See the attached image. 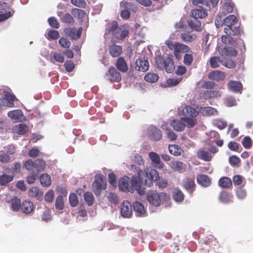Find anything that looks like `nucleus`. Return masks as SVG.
<instances>
[{"label": "nucleus", "instance_id": "nucleus-1", "mask_svg": "<svg viewBox=\"0 0 253 253\" xmlns=\"http://www.w3.org/2000/svg\"><path fill=\"white\" fill-rule=\"evenodd\" d=\"M147 200L152 205L158 207L162 202L167 201L169 199V196L166 193H158L155 190H150L147 193Z\"/></svg>", "mask_w": 253, "mask_h": 253}, {"label": "nucleus", "instance_id": "nucleus-2", "mask_svg": "<svg viewBox=\"0 0 253 253\" xmlns=\"http://www.w3.org/2000/svg\"><path fill=\"white\" fill-rule=\"evenodd\" d=\"M137 184V178L136 176H133L130 179L128 176H125L119 180L118 185L121 191L133 193Z\"/></svg>", "mask_w": 253, "mask_h": 253}, {"label": "nucleus", "instance_id": "nucleus-3", "mask_svg": "<svg viewBox=\"0 0 253 253\" xmlns=\"http://www.w3.org/2000/svg\"><path fill=\"white\" fill-rule=\"evenodd\" d=\"M224 32L226 35L222 36V42L225 44H232L235 42L232 36L241 35L242 31L239 26L234 25L232 27H224Z\"/></svg>", "mask_w": 253, "mask_h": 253}, {"label": "nucleus", "instance_id": "nucleus-4", "mask_svg": "<svg viewBox=\"0 0 253 253\" xmlns=\"http://www.w3.org/2000/svg\"><path fill=\"white\" fill-rule=\"evenodd\" d=\"M92 190L94 194L99 196L102 191L107 187V183L105 177L102 174H96L94 176V180L92 182Z\"/></svg>", "mask_w": 253, "mask_h": 253}, {"label": "nucleus", "instance_id": "nucleus-5", "mask_svg": "<svg viewBox=\"0 0 253 253\" xmlns=\"http://www.w3.org/2000/svg\"><path fill=\"white\" fill-rule=\"evenodd\" d=\"M159 175L158 171L154 169L144 171L141 177L140 181L145 185L151 187L153 185V181H158Z\"/></svg>", "mask_w": 253, "mask_h": 253}, {"label": "nucleus", "instance_id": "nucleus-6", "mask_svg": "<svg viewBox=\"0 0 253 253\" xmlns=\"http://www.w3.org/2000/svg\"><path fill=\"white\" fill-rule=\"evenodd\" d=\"M129 34V25L124 24L119 27L114 34H113L112 39L115 42L123 41Z\"/></svg>", "mask_w": 253, "mask_h": 253}, {"label": "nucleus", "instance_id": "nucleus-7", "mask_svg": "<svg viewBox=\"0 0 253 253\" xmlns=\"http://www.w3.org/2000/svg\"><path fill=\"white\" fill-rule=\"evenodd\" d=\"M106 77L111 82H119L122 79L121 74L114 67H110L107 73Z\"/></svg>", "mask_w": 253, "mask_h": 253}, {"label": "nucleus", "instance_id": "nucleus-8", "mask_svg": "<svg viewBox=\"0 0 253 253\" xmlns=\"http://www.w3.org/2000/svg\"><path fill=\"white\" fill-rule=\"evenodd\" d=\"M148 135L151 140L157 141L161 139L162 137V133L161 130L159 128L152 126H150L148 128Z\"/></svg>", "mask_w": 253, "mask_h": 253}, {"label": "nucleus", "instance_id": "nucleus-9", "mask_svg": "<svg viewBox=\"0 0 253 253\" xmlns=\"http://www.w3.org/2000/svg\"><path fill=\"white\" fill-rule=\"evenodd\" d=\"M132 213V206L127 201H124L121 205V214L125 218H129Z\"/></svg>", "mask_w": 253, "mask_h": 253}, {"label": "nucleus", "instance_id": "nucleus-10", "mask_svg": "<svg viewBox=\"0 0 253 253\" xmlns=\"http://www.w3.org/2000/svg\"><path fill=\"white\" fill-rule=\"evenodd\" d=\"M9 9V5L5 2H0V22L5 20L12 15L11 11L7 12Z\"/></svg>", "mask_w": 253, "mask_h": 253}, {"label": "nucleus", "instance_id": "nucleus-11", "mask_svg": "<svg viewBox=\"0 0 253 253\" xmlns=\"http://www.w3.org/2000/svg\"><path fill=\"white\" fill-rule=\"evenodd\" d=\"M182 186L189 193L192 195L196 189V184L194 178H184L182 180Z\"/></svg>", "mask_w": 253, "mask_h": 253}, {"label": "nucleus", "instance_id": "nucleus-12", "mask_svg": "<svg viewBox=\"0 0 253 253\" xmlns=\"http://www.w3.org/2000/svg\"><path fill=\"white\" fill-rule=\"evenodd\" d=\"M121 6L124 9L121 12V17L124 19H127L130 17L129 10L134 6L132 2L128 1H122L120 3Z\"/></svg>", "mask_w": 253, "mask_h": 253}, {"label": "nucleus", "instance_id": "nucleus-13", "mask_svg": "<svg viewBox=\"0 0 253 253\" xmlns=\"http://www.w3.org/2000/svg\"><path fill=\"white\" fill-rule=\"evenodd\" d=\"M149 67V63L147 59L139 58L135 61V69L140 71L145 72Z\"/></svg>", "mask_w": 253, "mask_h": 253}, {"label": "nucleus", "instance_id": "nucleus-14", "mask_svg": "<svg viewBox=\"0 0 253 253\" xmlns=\"http://www.w3.org/2000/svg\"><path fill=\"white\" fill-rule=\"evenodd\" d=\"M82 27H79L78 30L75 28H68L65 29V33L73 40H78L81 36Z\"/></svg>", "mask_w": 253, "mask_h": 253}, {"label": "nucleus", "instance_id": "nucleus-15", "mask_svg": "<svg viewBox=\"0 0 253 253\" xmlns=\"http://www.w3.org/2000/svg\"><path fill=\"white\" fill-rule=\"evenodd\" d=\"M197 181L202 186L207 187L211 185L210 177L205 174H198L196 176Z\"/></svg>", "mask_w": 253, "mask_h": 253}, {"label": "nucleus", "instance_id": "nucleus-16", "mask_svg": "<svg viewBox=\"0 0 253 253\" xmlns=\"http://www.w3.org/2000/svg\"><path fill=\"white\" fill-rule=\"evenodd\" d=\"M16 100V97L12 94L7 92L4 95V98L2 100L3 105L8 107L14 106V102Z\"/></svg>", "mask_w": 253, "mask_h": 253}, {"label": "nucleus", "instance_id": "nucleus-17", "mask_svg": "<svg viewBox=\"0 0 253 253\" xmlns=\"http://www.w3.org/2000/svg\"><path fill=\"white\" fill-rule=\"evenodd\" d=\"M226 75L224 72L219 70H214L208 75V78L216 81H223L225 78Z\"/></svg>", "mask_w": 253, "mask_h": 253}, {"label": "nucleus", "instance_id": "nucleus-18", "mask_svg": "<svg viewBox=\"0 0 253 253\" xmlns=\"http://www.w3.org/2000/svg\"><path fill=\"white\" fill-rule=\"evenodd\" d=\"M170 126L176 131L181 132L183 131L185 127L184 119L183 117L180 120H173L170 123Z\"/></svg>", "mask_w": 253, "mask_h": 253}, {"label": "nucleus", "instance_id": "nucleus-19", "mask_svg": "<svg viewBox=\"0 0 253 253\" xmlns=\"http://www.w3.org/2000/svg\"><path fill=\"white\" fill-rule=\"evenodd\" d=\"M21 209L24 213L28 214L34 211L35 206L33 202L25 200L22 203Z\"/></svg>", "mask_w": 253, "mask_h": 253}, {"label": "nucleus", "instance_id": "nucleus-20", "mask_svg": "<svg viewBox=\"0 0 253 253\" xmlns=\"http://www.w3.org/2000/svg\"><path fill=\"white\" fill-rule=\"evenodd\" d=\"M149 157L156 167L159 169L163 168L164 164L161 162L158 154L154 152H150L149 153Z\"/></svg>", "mask_w": 253, "mask_h": 253}, {"label": "nucleus", "instance_id": "nucleus-21", "mask_svg": "<svg viewBox=\"0 0 253 253\" xmlns=\"http://www.w3.org/2000/svg\"><path fill=\"white\" fill-rule=\"evenodd\" d=\"M123 52L122 47L120 45L113 44L109 47V52L113 57H119Z\"/></svg>", "mask_w": 253, "mask_h": 253}, {"label": "nucleus", "instance_id": "nucleus-22", "mask_svg": "<svg viewBox=\"0 0 253 253\" xmlns=\"http://www.w3.org/2000/svg\"><path fill=\"white\" fill-rule=\"evenodd\" d=\"M58 15L60 17V20L63 23L72 24L75 22L73 17L70 13L61 11L58 12Z\"/></svg>", "mask_w": 253, "mask_h": 253}, {"label": "nucleus", "instance_id": "nucleus-23", "mask_svg": "<svg viewBox=\"0 0 253 253\" xmlns=\"http://www.w3.org/2000/svg\"><path fill=\"white\" fill-rule=\"evenodd\" d=\"M183 114L187 117H196L199 114V112L191 106L186 105L182 110Z\"/></svg>", "mask_w": 253, "mask_h": 253}, {"label": "nucleus", "instance_id": "nucleus-24", "mask_svg": "<svg viewBox=\"0 0 253 253\" xmlns=\"http://www.w3.org/2000/svg\"><path fill=\"white\" fill-rule=\"evenodd\" d=\"M221 96V93L218 90H206L203 93V97L205 99L217 98Z\"/></svg>", "mask_w": 253, "mask_h": 253}, {"label": "nucleus", "instance_id": "nucleus-25", "mask_svg": "<svg viewBox=\"0 0 253 253\" xmlns=\"http://www.w3.org/2000/svg\"><path fill=\"white\" fill-rule=\"evenodd\" d=\"M165 65V67H164V69L167 72L169 73H171L173 72L175 69V65L174 61L172 59V55H169L166 58V61Z\"/></svg>", "mask_w": 253, "mask_h": 253}, {"label": "nucleus", "instance_id": "nucleus-26", "mask_svg": "<svg viewBox=\"0 0 253 253\" xmlns=\"http://www.w3.org/2000/svg\"><path fill=\"white\" fill-rule=\"evenodd\" d=\"M116 67L118 70L124 73L127 72L128 70L127 65L124 58L122 57H120L117 59L116 63Z\"/></svg>", "mask_w": 253, "mask_h": 253}, {"label": "nucleus", "instance_id": "nucleus-27", "mask_svg": "<svg viewBox=\"0 0 253 253\" xmlns=\"http://www.w3.org/2000/svg\"><path fill=\"white\" fill-rule=\"evenodd\" d=\"M28 127L24 124H20L15 125L12 127V130L14 133L20 135H23L28 131Z\"/></svg>", "mask_w": 253, "mask_h": 253}, {"label": "nucleus", "instance_id": "nucleus-28", "mask_svg": "<svg viewBox=\"0 0 253 253\" xmlns=\"http://www.w3.org/2000/svg\"><path fill=\"white\" fill-rule=\"evenodd\" d=\"M219 186L223 188H230L232 186V182L231 179L226 176L221 177L218 182Z\"/></svg>", "mask_w": 253, "mask_h": 253}, {"label": "nucleus", "instance_id": "nucleus-29", "mask_svg": "<svg viewBox=\"0 0 253 253\" xmlns=\"http://www.w3.org/2000/svg\"><path fill=\"white\" fill-rule=\"evenodd\" d=\"M219 200L223 203L232 202L233 195L226 191H223L220 193Z\"/></svg>", "mask_w": 253, "mask_h": 253}, {"label": "nucleus", "instance_id": "nucleus-30", "mask_svg": "<svg viewBox=\"0 0 253 253\" xmlns=\"http://www.w3.org/2000/svg\"><path fill=\"white\" fill-rule=\"evenodd\" d=\"M28 195L30 197L36 198L38 200H41L42 198V193L38 188L32 187L29 190Z\"/></svg>", "mask_w": 253, "mask_h": 253}, {"label": "nucleus", "instance_id": "nucleus-31", "mask_svg": "<svg viewBox=\"0 0 253 253\" xmlns=\"http://www.w3.org/2000/svg\"><path fill=\"white\" fill-rule=\"evenodd\" d=\"M229 90L235 92L240 91L242 88V84L237 81H230L227 84Z\"/></svg>", "mask_w": 253, "mask_h": 253}, {"label": "nucleus", "instance_id": "nucleus-32", "mask_svg": "<svg viewBox=\"0 0 253 253\" xmlns=\"http://www.w3.org/2000/svg\"><path fill=\"white\" fill-rule=\"evenodd\" d=\"M134 211L136 212L137 216H141L144 214L145 211L143 205L139 202H135L133 203Z\"/></svg>", "mask_w": 253, "mask_h": 253}, {"label": "nucleus", "instance_id": "nucleus-33", "mask_svg": "<svg viewBox=\"0 0 253 253\" xmlns=\"http://www.w3.org/2000/svg\"><path fill=\"white\" fill-rule=\"evenodd\" d=\"M200 111L203 115L206 116L216 115L217 114L216 109L211 107H202L200 108Z\"/></svg>", "mask_w": 253, "mask_h": 253}, {"label": "nucleus", "instance_id": "nucleus-34", "mask_svg": "<svg viewBox=\"0 0 253 253\" xmlns=\"http://www.w3.org/2000/svg\"><path fill=\"white\" fill-rule=\"evenodd\" d=\"M188 26L195 31H200L201 30V23L198 19L193 18L188 22Z\"/></svg>", "mask_w": 253, "mask_h": 253}, {"label": "nucleus", "instance_id": "nucleus-35", "mask_svg": "<svg viewBox=\"0 0 253 253\" xmlns=\"http://www.w3.org/2000/svg\"><path fill=\"white\" fill-rule=\"evenodd\" d=\"M174 50L176 52H192L191 48L187 45L176 42Z\"/></svg>", "mask_w": 253, "mask_h": 253}, {"label": "nucleus", "instance_id": "nucleus-36", "mask_svg": "<svg viewBox=\"0 0 253 253\" xmlns=\"http://www.w3.org/2000/svg\"><path fill=\"white\" fill-rule=\"evenodd\" d=\"M191 15L193 18L198 19L206 17L208 14L206 10L202 9H195L191 11Z\"/></svg>", "mask_w": 253, "mask_h": 253}, {"label": "nucleus", "instance_id": "nucleus-37", "mask_svg": "<svg viewBox=\"0 0 253 253\" xmlns=\"http://www.w3.org/2000/svg\"><path fill=\"white\" fill-rule=\"evenodd\" d=\"M118 28V23L117 21H114L108 23L107 28L105 29V35L111 33L112 36H113V34L115 33Z\"/></svg>", "mask_w": 253, "mask_h": 253}, {"label": "nucleus", "instance_id": "nucleus-38", "mask_svg": "<svg viewBox=\"0 0 253 253\" xmlns=\"http://www.w3.org/2000/svg\"><path fill=\"white\" fill-rule=\"evenodd\" d=\"M238 19L234 15H230L224 18L225 27H232L237 24Z\"/></svg>", "mask_w": 253, "mask_h": 253}, {"label": "nucleus", "instance_id": "nucleus-39", "mask_svg": "<svg viewBox=\"0 0 253 253\" xmlns=\"http://www.w3.org/2000/svg\"><path fill=\"white\" fill-rule=\"evenodd\" d=\"M170 166L174 171L180 172L184 169L185 164L180 161H172Z\"/></svg>", "mask_w": 253, "mask_h": 253}, {"label": "nucleus", "instance_id": "nucleus-40", "mask_svg": "<svg viewBox=\"0 0 253 253\" xmlns=\"http://www.w3.org/2000/svg\"><path fill=\"white\" fill-rule=\"evenodd\" d=\"M197 156L200 159L205 161H210L212 158V156L210 153L204 150H199L197 153Z\"/></svg>", "mask_w": 253, "mask_h": 253}, {"label": "nucleus", "instance_id": "nucleus-41", "mask_svg": "<svg viewBox=\"0 0 253 253\" xmlns=\"http://www.w3.org/2000/svg\"><path fill=\"white\" fill-rule=\"evenodd\" d=\"M11 209L14 211H18L21 208V200L17 197H14L11 200Z\"/></svg>", "mask_w": 253, "mask_h": 253}, {"label": "nucleus", "instance_id": "nucleus-42", "mask_svg": "<svg viewBox=\"0 0 253 253\" xmlns=\"http://www.w3.org/2000/svg\"><path fill=\"white\" fill-rule=\"evenodd\" d=\"M7 115L11 119L18 120L23 116V112L21 110L16 109L8 112Z\"/></svg>", "mask_w": 253, "mask_h": 253}, {"label": "nucleus", "instance_id": "nucleus-43", "mask_svg": "<svg viewBox=\"0 0 253 253\" xmlns=\"http://www.w3.org/2000/svg\"><path fill=\"white\" fill-rule=\"evenodd\" d=\"M14 177V174L7 175L3 174L0 175V185H5L12 181Z\"/></svg>", "mask_w": 253, "mask_h": 253}, {"label": "nucleus", "instance_id": "nucleus-44", "mask_svg": "<svg viewBox=\"0 0 253 253\" xmlns=\"http://www.w3.org/2000/svg\"><path fill=\"white\" fill-rule=\"evenodd\" d=\"M169 153L174 156H179L181 155L183 150L181 148L177 145H169Z\"/></svg>", "mask_w": 253, "mask_h": 253}, {"label": "nucleus", "instance_id": "nucleus-45", "mask_svg": "<svg viewBox=\"0 0 253 253\" xmlns=\"http://www.w3.org/2000/svg\"><path fill=\"white\" fill-rule=\"evenodd\" d=\"M234 4L231 1H224L222 5L223 13L225 14L232 13L233 11Z\"/></svg>", "mask_w": 253, "mask_h": 253}, {"label": "nucleus", "instance_id": "nucleus-46", "mask_svg": "<svg viewBox=\"0 0 253 253\" xmlns=\"http://www.w3.org/2000/svg\"><path fill=\"white\" fill-rule=\"evenodd\" d=\"M51 177L47 173H44L41 175L40 177V182L43 187H48L51 184Z\"/></svg>", "mask_w": 253, "mask_h": 253}, {"label": "nucleus", "instance_id": "nucleus-47", "mask_svg": "<svg viewBox=\"0 0 253 253\" xmlns=\"http://www.w3.org/2000/svg\"><path fill=\"white\" fill-rule=\"evenodd\" d=\"M159 76L157 74L154 73H148L144 76L145 81L149 83H155L159 79Z\"/></svg>", "mask_w": 253, "mask_h": 253}, {"label": "nucleus", "instance_id": "nucleus-48", "mask_svg": "<svg viewBox=\"0 0 253 253\" xmlns=\"http://www.w3.org/2000/svg\"><path fill=\"white\" fill-rule=\"evenodd\" d=\"M222 60L218 56H213L210 58L209 63L211 67L212 68H218L220 64H221Z\"/></svg>", "mask_w": 253, "mask_h": 253}, {"label": "nucleus", "instance_id": "nucleus-49", "mask_svg": "<svg viewBox=\"0 0 253 253\" xmlns=\"http://www.w3.org/2000/svg\"><path fill=\"white\" fill-rule=\"evenodd\" d=\"M172 197L175 201L181 202L183 200L184 196L180 190L175 189L172 192Z\"/></svg>", "mask_w": 253, "mask_h": 253}, {"label": "nucleus", "instance_id": "nucleus-50", "mask_svg": "<svg viewBox=\"0 0 253 253\" xmlns=\"http://www.w3.org/2000/svg\"><path fill=\"white\" fill-rule=\"evenodd\" d=\"M71 12L75 17H77L79 19H83L86 16L85 12L82 9L75 8L72 9Z\"/></svg>", "mask_w": 253, "mask_h": 253}, {"label": "nucleus", "instance_id": "nucleus-51", "mask_svg": "<svg viewBox=\"0 0 253 253\" xmlns=\"http://www.w3.org/2000/svg\"><path fill=\"white\" fill-rule=\"evenodd\" d=\"M35 169L37 172L43 170L45 167V162L42 159H37L34 161Z\"/></svg>", "mask_w": 253, "mask_h": 253}, {"label": "nucleus", "instance_id": "nucleus-52", "mask_svg": "<svg viewBox=\"0 0 253 253\" xmlns=\"http://www.w3.org/2000/svg\"><path fill=\"white\" fill-rule=\"evenodd\" d=\"M166 58L164 59L161 55H158L156 57L155 63L157 67L160 69H164L165 67Z\"/></svg>", "mask_w": 253, "mask_h": 253}, {"label": "nucleus", "instance_id": "nucleus-53", "mask_svg": "<svg viewBox=\"0 0 253 253\" xmlns=\"http://www.w3.org/2000/svg\"><path fill=\"white\" fill-rule=\"evenodd\" d=\"M194 57L193 53H187L184 55L183 63L186 66H191L193 62Z\"/></svg>", "mask_w": 253, "mask_h": 253}, {"label": "nucleus", "instance_id": "nucleus-54", "mask_svg": "<svg viewBox=\"0 0 253 253\" xmlns=\"http://www.w3.org/2000/svg\"><path fill=\"white\" fill-rule=\"evenodd\" d=\"M50 59L51 62H52L53 63H54V62L53 61V59L55 61L60 63H63L64 61V57H63V56L61 54L55 52L51 53V56L50 57Z\"/></svg>", "mask_w": 253, "mask_h": 253}, {"label": "nucleus", "instance_id": "nucleus-55", "mask_svg": "<svg viewBox=\"0 0 253 253\" xmlns=\"http://www.w3.org/2000/svg\"><path fill=\"white\" fill-rule=\"evenodd\" d=\"M55 208L58 210H62L64 207L63 197L62 195H59L56 199Z\"/></svg>", "mask_w": 253, "mask_h": 253}, {"label": "nucleus", "instance_id": "nucleus-56", "mask_svg": "<svg viewBox=\"0 0 253 253\" xmlns=\"http://www.w3.org/2000/svg\"><path fill=\"white\" fill-rule=\"evenodd\" d=\"M84 198L88 206H91L93 204L94 199L93 196L91 192H85L84 194Z\"/></svg>", "mask_w": 253, "mask_h": 253}, {"label": "nucleus", "instance_id": "nucleus-57", "mask_svg": "<svg viewBox=\"0 0 253 253\" xmlns=\"http://www.w3.org/2000/svg\"><path fill=\"white\" fill-rule=\"evenodd\" d=\"M11 161L10 156L4 151H0V162L2 164H6Z\"/></svg>", "mask_w": 253, "mask_h": 253}, {"label": "nucleus", "instance_id": "nucleus-58", "mask_svg": "<svg viewBox=\"0 0 253 253\" xmlns=\"http://www.w3.org/2000/svg\"><path fill=\"white\" fill-rule=\"evenodd\" d=\"M167 137L171 141H174L177 138V135L169 127L165 129Z\"/></svg>", "mask_w": 253, "mask_h": 253}, {"label": "nucleus", "instance_id": "nucleus-59", "mask_svg": "<svg viewBox=\"0 0 253 253\" xmlns=\"http://www.w3.org/2000/svg\"><path fill=\"white\" fill-rule=\"evenodd\" d=\"M69 203L71 207H75L78 204V198L75 193H71L69 197Z\"/></svg>", "mask_w": 253, "mask_h": 253}, {"label": "nucleus", "instance_id": "nucleus-60", "mask_svg": "<svg viewBox=\"0 0 253 253\" xmlns=\"http://www.w3.org/2000/svg\"><path fill=\"white\" fill-rule=\"evenodd\" d=\"M4 152L9 156L14 154L16 152V148L13 144H10L3 147Z\"/></svg>", "mask_w": 253, "mask_h": 253}, {"label": "nucleus", "instance_id": "nucleus-61", "mask_svg": "<svg viewBox=\"0 0 253 253\" xmlns=\"http://www.w3.org/2000/svg\"><path fill=\"white\" fill-rule=\"evenodd\" d=\"M236 195L239 199L242 200L246 197L247 192L245 189L240 187L236 190Z\"/></svg>", "mask_w": 253, "mask_h": 253}, {"label": "nucleus", "instance_id": "nucleus-62", "mask_svg": "<svg viewBox=\"0 0 253 253\" xmlns=\"http://www.w3.org/2000/svg\"><path fill=\"white\" fill-rule=\"evenodd\" d=\"M54 197V192L52 190L48 191L44 196V200L46 202L51 203L53 202Z\"/></svg>", "mask_w": 253, "mask_h": 253}, {"label": "nucleus", "instance_id": "nucleus-63", "mask_svg": "<svg viewBox=\"0 0 253 253\" xmlns=\"http://www.w3.org/2000/svg\"><path fill=\"white\" fill-rule=\"evenodd\" d=\"M184 119V123H186L188 127H193L197 124V120L194 118L189 117H183Z\"/></svg>", "mask_w": 253, "mask_h": 253}, {"label": "nucleus", "instance_id": "nucleus-64", "mask_svg": "<svg viewBox=\"0 0 253 253\" xmlns=\"http://www.w3.org/2000/svg\"><path fill=\"white\" fill-rule=\"evenodd\" d=\"M221 64L225 67L230 69H233L236 66L235 62L231 59H229L225 61L222 60Z\"/></svg>", "mask_w": 253, "mask_h": 253}]
</instances>
